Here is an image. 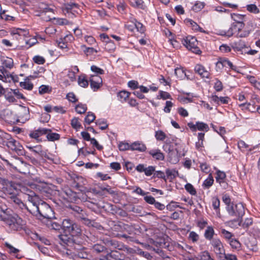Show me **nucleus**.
I'll return each mask as SVG.
<instances>
[{
  "instance_id": "obj_41",
  "label": "nucleus",
  "mask_w": 260,
  "mask_h": 260,
  "mask_svg": "<svg viewBox=\"0 0 260 260\" xmlns=\"http://www.w3.org/2000/svg\"><path fill=\"white\" fill-rule=\"evenodd\" d=\"M204 6H205L204 3L201 2H197L193 6V7L192 8V10L196 12H199L202 9L204 8Z\"/></svg>"
},
{
  "instance_id": "obj_1",
  "label": "nucleus",
  "mask_w": 260,
  "mask_h": 260,
  "mask_svg": "<svg viewBox=\"0 0 260 260\" xmlns=\"http://www.w3.org/2000/svg\"><path fill=\"white\" fill-rule=\"evenodd\" d=\"M22 191L27 196V203L24 204L21 201V204L23 206H21L20 204H19L16 208L20 209L23 211L27 210L32 215L38 216L39 213L38 211H39L40 203H37L39 199L38 196L29 189H25V188H23Z\"/></svg>"
},
{
  "instance_id": "obj_27",
  "label": "nucleus",
  "mask_w": 260,
  "mask_h": 260,
  "mask_svg": "<svg viewBox=\"0 0 260 260\" xmlns=\"http://www.w3.org/2000/svg\"><path fill=\"white\" fill-rule=\"evenodd\" d=\"M47 134V138L48 141H54L55 140H58L60 138V135L55 133H52L51 131H48Z\"/></svg>"
},
{
  "instance_id": "obj_15",
  "label": "nucleus",
  "mask_w": 260,
  "mask_h": 260,
  "mask_svg": "<svg viewBox=\"0 0 260 260\" xmlns=\"http://www.w3.org/2000/svg\"><path fill=\"white\" fill-rule=\"evenodd\" d=\"M59 242L61 245L64 246H72L73 244L72 236L67 235H59L58 236Z\"/></svg>"
},
{
  "instance_id": "obj_51",
  "label": "nucleus",
  "mask_w": 260,
  "mask_h": 260,
  "mask_svg": "<svg viewBox=\"0 0 260 260\" xmlns=\"http://www.w3.org/2000/svg\"><path fill=\"white\" fill-rule=\"evenodd\" d=\"M155 136L156 139L159 141H163L166 138V134L161 131L156 132Z\"/></svg>"
},
{
  "instance_id": "obj_58",
  "label": "nucleus",
  "mask_w": 260,
  "mask_h": 260,
  "mask_svg": "<svg viewBox=\"0 0 260 260\" xmlns=\"http://www.w3.org/2000/svg\"><path fill=\"white\" fill-rule=\"evenodd\" d=\"M154 171L155 168L154 167L149 166L145 168L144 173L146 176H151Z\"/></svg>"
},
{
  "instance_id": "obj_32",
  "label": "nucleus",
  "mask_w": 260,
  "mask_h": 260,
  "mask_svg": "<svg viewBox=\"0 0 260 260\" xmlns=\"http://www.w3.org/2000/svg\"><path fill=\"white\" fill-rule=\"evenodd\" d=\"M130 93L126 91H120L118 94V97L119 100L122 102H125L129 97Z\"/></svg>"
},
{
  "instance_id": "obj_42",
  "label": "nucleus",
  "mask_w": 260,
  "mask_h": 260,
  "mask_svg": "<svg viewBox=\"0 0 260 260\" xmlns=\"http://www.w3.org/2000/svg\"><path fill=\"white\" fill-rule=\"evenodd\" d=\"M79 118L77 117H74L71 120V125L75 129L76 131H78L81 127V125L79 121Z\"/></svg>"
},
{
  "instance_id": "obj_47",
  "label": "nucleus",
  "mask_w": 260,
  "mask_h": 260,
  "mask_svg": "<svg viewBox=\"0 0 260 260\" xmlns=\"http://www.w3.org/2000/svg\"><path fill=\"white\" fill-rule=\"evenodd\" d=\"M0 18L6 21H10L13 20V17L8 14H6V11L5 10L2 11L1 10L0 11Z\"/></svg>"
},
{
  "instance_id": "obj_38",
  "label": "nucleus",
  "mask_w": 260,
  "mask_h": 260,
  "mask_svg": "<svg viewBox=\"0 0 260 260\" xmlns=\"http://www.w3.org/2000/svg\"><path fill=\"white\" fill-rule=\"evenodd\" d=\"M132 22L134 23L135 27L138 31L141 33L144 32L145 28L144 26L141 23L138 22L136 19H134Z\"/></svg>"
},
{
  "instance_id": "obj_53",
  "label": "nucleus",
  "mask_w": 260,
  "mask_h": 260,
  "mask_svg": "<svg viewBox=\"0 0 260 260\" xmlns=\"http://www.w3.org/2000/svg\"><path fill=\"white\" fill-rule=\"evenodd\" d=\"M5 113L7 116L6 118V120L9 121V122H14L15 118H13V115L12 113V112L10 110H6Z\"/></svg>"
},
{
  "instance_id": "obj_34",
  "label": "nucleus",
  "mask_w": 260,
  "mask_h": 260,
  "mask_svg": "<svg viewBox=\"0 0 260 260\" xmlns=\"http://www.w3.org/2000/svg\"><path fill=\"white\" fill-rule=\"evenodd\" d=\"M186 22L188 23L192 27V29L195 31H203V29L200 26L191 19H187Z\"/></svg>"
},
{
  "instance_id": "obj_36",
  "label": "nucleus",
  "mask_w": 260,
  "mask_h": 260,
  "mask_svg": "<svg viewBox=\"0 0 260 260\" xmlns=\"http://www.w3.org/2000/svg\"><path fill=\"white\" fill-rule=\"evenodd\" d=\"M116 48V46L114 42L111 40H110L108 42H107L105 45V49L109 51V52H112Z\"/></svg>"
},
{
  "instance_id": "obj_39",
  "label": "nucleus",
  "mask_w": 260,
  "mask_h": 260,
  "mask_svg": "<svg viewBox=\"0 0 260 260\" xmlns=\"http://www.w3.org/2000/svg\"><path fill=\"white\" fill-rule=\"evenodd\" d=\"M76 111L79 114H83L87 110V106L85 104H79L75 108Z\"/></svg>"
},
{
  "instance_id": "obj_30",
  "label": "nucleus",
  "mask_w": 260,
  "mask_h": 260,
  "mask_svg": "<svg viewBox=\"0 0 260 260\" xmlns=\"http://www.w3.org/2000/svg\"><path fill=\"white\" fill-rule=\"evenodd\" d=\"M214 179L212 175L209 174L208 177L204 181L203 186L205 188H209L213 184Z\"/></svg>"
},
{
  "instance_id": "obj_50",
  "label": "nucleus",
  "mask_w": 260,
  "mask_h": 260,
  "mask_svg": "<svg viewBox=\"0 0 260 260\" xmlns=\"http://www.w3.org/2000/svg\"><path fill=\"white\" fill-rule=\"evenodd\" d=\"M48 225L49 228L54 230H59L62 226L59 223L52 221H50Z\"/></svg>"
},
{
  "instance_id": "obj_14",
  "label": "nucleus",
  "mask_w": 260,
  "mask_h": 260,
  "mask_svg": "<svg viewBox=\"0 0 260 260\" xmlns=\"http://www.w3.org/2000/svg\"><path fill=\"white\" fill-rule=\"evenodd\" d=\"M194 71L202 78H209L210 73L205 68L200 64H197L194 67Z\"/></svg>"
},
{
  "instance_id": "obj_48",
  "label": "nucleus",
  "mask_w": 260,
  "mask_h": 260,
  "mask_svg": "<svg viewBox=\"0 0 260 260\" xmlns=\"http://www.w3.org/2000/svg\"><path fill=\"white\" fill-rule=\"evenodd\" d=\"M118 147L120 151L131 150V145H129L127 143L120 142L119 144Z\"/></svg>"
},
{
  "instance_id": "obj_35",
  "label": "nucleus",
  "mask_w": 260,
  "mask_h": 260,
  "mask_svg": "<svg viewBox=\"0 0 260 260\" xmlns=\"http://www.w3.org/2000/svg\"><path fill=\"white\" fill-rule=\"evenodd\" d=\"M196 125L197 130L198 129L199 131H205L206 132H207L209 129L208 124L203 122H197Z\"/></svg>"
},
{
  "instance_id": "obj_57",
  "label": "nucleus",
  "mask_w": 260,
  "mask_h": 260,
  "mask_svg": "<svg viewBox=\"0 0 260 260\" xmlns=\"http://www.w3.org/2000/svg\"><path fill=\"white\" fill-rule=\"evenodd\" d=\"M250 31H251V30L243 28L242 29V30L240 32V33H238L237 34V37H239V38L246 37L249 35Z\"/></svg>"
},
{
  "instance_id": "obj_63",
  "label": "nucleus",
  "mask_w": 260,
  "mask_h": 260,
  "mask_svg": "<svg viewBox=\"0 0 260 260\" xmlns=\"http://www.w3.org/2000/svg\"><path fill=\"white\" fill-rule=\"evenodd\" d=\"M12 91L14 93V96H15L17 99H24L25 98L23 94L20 91L19 89H12Z\"/></svg>"
},
{
  "instance_id": "obj_7",
  "label": "nucleus",
  "mask_w": 260,
  "mask_h": 260,
  "mask_svg": "<svg viewBox=\"0 0 260 260\" xmlns=\"http://www.w3.org/2000/svg\"><path fill=\"white\" fill-rule=\"evenodd\" d=\"M11 166L13 169L23 174H25L28 172L29 167L26 162L20 159H16L13 163L11 164Z\"/></svg>"
},
{
  "instance_id": "obj_2",
  "label": "nucleus",
  "mask_w": 260,
  "mask_h": 260,
  "mask_svg": "<svg viewBox=\"0 0 260 260\" xmlns=\"http://www.w3.org/2000/svg\"><path fill=\"white\" fill-rule=\"evenodd\" d=\"M0 218L11 231H19L22 229L24 224L22 219L16 214L8 215L2 212L0 213Z\"/></svg>"
},
{
  "instance_id": "obj_4",
  "label": "nucleus",
  "mask_w": 260,
  "mask_h": 260,
  "mask_svg": "<svg viewBox=\"0 0 260 260\" xmlns=\"http://www.w3.org/2000/svg\"><path fill=\"white\" fill-rule=\"evenodd\" d=\"M183 45L189 50L196 54H200L201 51L198 47V41L193 37L188 36L184 38L182 41Z\"/></svg>"
},
{
  "instance_id": "obj_49",
  "label": "nucleus",
  "mask_w": 260,
  "mask_h": 260,
  "mask_svg": "<svg viewBox=\"0 0 260 260\" xmlns=\"http://www.w3.org/2000/svg\"><path fill=\"white\" fill-rule=\"evenodd\" d=\"M185 189L189 192L191 195L196 194V190L194 187L190 183H187L185 186Z\"/></svg>"
},
{
  "instance_id": "obj_28",
  "label": "nucleus",
  "mask_w": 260,
  "mask_h": 260,
  "mask_svg": "<svg viewBox=\"0 0 260 260\" xmlns=\"http://www.w3.org/2000/svg\"><path fill=\"white\" fill-rule=\"evenodd\" d=\"M232 19L235 21V23H243V21L245 16L239 14H233L231 15Z\"/></svg>"
},
{
  "instance_id": "obj_11",
  "label": "nucleus",
  "mask_w": 260,
  "mask_h": 260,
  "mask_svg": "<svg viewBox=\"0 0 260 260\" xmlns=\"http://www.w3.org/2000/svg\"><path fill=\"white\" fill-rule=\"evenodd\" d=\"M211 244L216 254L220 256L224 254V249L222 242L218 238H214L211 241Z\"/></svg>"
},
{
  "instance_id": "obj_13",
  "label": "nucleus",
  "mask_w": 260,
  "mask_h": 260,
  "mask_svg": "<svg viewBox=\"0 0 260 260\" xmlns=\"http://www.w3.org/2000/svg\"><path fill=\"white\" fill-rule=\"evenodd\" d=\"M50 131V129L45 128H39L37 130L31 132L29 136L31 138L35 139L38 142L40 141L39 137L43 135H45Z\"/></svg>"
},
{
  "instance_id": "obj_33",
  "label": "nucleus",
  "mask_w": 260,
  "mask_h": 260,
  "mask_svg": "<svg viewBox=\"0 0 260 260\" xmlns=\"http://www.w3.org/2000/svg\"><path fill=\"white\" fill-rule=\"evenodd\" d=\"M28 34V32L27 30L20 28L17 29L14 32V36L17 39H18L17 37H25Z\"/></svg>"
},
{
  "instance_id": "obj_37",
  "label": "nucleus",
  "mask_w": 260,
  "mask_h": 260,
  "mask_svg": "<svg viewBox=\"0 0 260 260\" xmlns=\"http://www.w3.org/2000/svg\"><path fill=\"white\" fill-rule=\"evenodd\" d=\"M246 9L248 11L254 14H258L259 12V9L254 4H249L246 6Z\"/></svg>"
},
{
  "instance_id": "obj_40",
  "label": "nucleus",
  "mask_w": 260,
  "mask_h": 260,
  "mask_svg": "<svg viewBox=\"0 0 260 260\" xmlns=\"http://www.w3.org/2000/svg\"><path fill=\"white\" fill-rule=\"evenodd\" d=\"M222 64H223L224 67L230 68V69L234 71L236 70V67L235 66H234L233 63L228 59L225 58H222Z\"/></svg>"
},
{
  "instance_id": "obj_3",
  "label": "nucleus",
  "mask_w": 260,
  "mask_h": 260,
  "mask_svg": "<svg viewBox=\"0 0 260 260\" xmlns=\"http://www.w3.org/2000/svg\"><path fill=\"white\" fill-rule=\"evenodd\" d=\"M226 210L229 214L231 216H236L239 217L237 220H233L232 222H238V225L240 226L241 220L240 218L242 217L245 213L244 207L242 204L238 203L232 206H229L226 208Z\"/></svg>"
},
{
  "instance_id": "obj_21",
  "label": "nucleus",
  "mask_w": 260,
  "mask_h": 260,
  "mask_svg": "<svg viewBox=\"0 0 260 260\" xmlns=\"http://www.w3.org/2000/svg\"><path fill=\"white\" fill-rule=\"evenodd\" d=\"M214 235V231L212 226H209L207 228L204 233L205 238L211 241L213 238Z\"/></svg>"
},
{
  "instance_id": "obj_54",
  "label": "nucleus",
  "mask_w": 260,
  "mask_h": 260,
  "mask_svg": "<svg viewBox=\"0 0 260 260\" xmlns=\"http://www.w3.org/2000/svg\"><path fill=\"white\" fill-rule=\"evenodd\" d=\"M33 60L34 62L39 64H43L44 63L45 60L44 57L41 56L37 55L34 57Z\"/></svg>"
},
{
  "instance_id": "obj_61",
  "label": "nucleus",
  "mask_w": 260,
  "mask_h": 260,
  "mask_svg": "<svg viewBox=\"0 0 260 260\" xmlns=\"http://www.w3.org/2000/svg\"><path fill=\"white\" fill-rule=\"evenodd\" d=\"M56 43L58 47L61 49L67 48V42L64 41V39H60L59 40L56 41Z\"/></svg>"
},
{
  "instance_id": "obj_64",
  "label": "nucleus",
  "mask_w": 260,
  "mask_h": 260,
  "mask_svg": "<svg viewBox=\"0 0 260 260\" xmlns=\"http://www.w3.org/2000/svg\"><path fill=\"white\" fill-rule=\"evenodd\" d=\"M221 233L226 239H228L230 241L232 239L231 238L233 236L231 233L224 229L221 230Z\"/></svg>"
},
{
  "instance_id": "obj_6",
  "label": "nucleus",
  "mask_w": 260,
  "mask_h": 260,
  "mask_svg": "<svg viewBox=\"0 0 260 260\" xmlns=\"http://www.w3.org/2000/svg\"><path fill=\"white\" fill-rule=\"evenodd\" d=\"M244 23H233L231 27L226 31H222L220 34L222 36H225L230 37L233 35L237 37V34L240 33L242 29L244 28Z\"/></svg>"
},
{
  "instance_id": "obj_59",
  "label": "nucleus",
  "mask_w": 260,
  "mask_h": 260,
  "mask_svg": "<svg viewBox=\"0 0 260 260\" xmlns=\"http://www.w3.org/2000/svg\"><path fill=\"white\" fill-rule=\"evenodd\" d=\"M212 206L214 209H218L220 205V201L217 197L213 198L212 200Z\"/></svg>"
},
{
  "instance_id": "obj_23",
  "label": "nucleus",
  "mask_w": 260,
  "mask_h": 260,
  "mask_svg": "<svg viewBox=\"0 0 260 260\" xmlns=\"http://www.w3.org/2000/svg\"><path fill=\"white\" fill-rule=\"evenodd\" d=\"M73 221L69 219H65L62 222V228L63 230L68 233L71 226L74 223Z\"/></svg>"
},
{
  "instance_id": "obj_43",
  "label": "nucleus",
  "mask_w": 260,
  "mask_h": 260,
  "mask_svg": "<svg viewBox=\"0 0 260 260\" xmlns=\"http://www.w3.org/2000/svg\"><path fill=\"white\" fill-rule=\"evenodd\" d=\"M95 118V116L94 114L91 112H88L87 113V116L85 118L84 121L85 123L89 124L94 120Z\"/></svg>"
},
{
  "instance_id": "obj_24",
  "label": "nucleus",
  "mask_w": 260,
  "mask_h": 260,
  "mask_svg": "<svg viewBox=\"0 0 260 260\" xmlns=\"http://www.w3.org/2000/svg\"><path fill=\"white\" fill-rule=\"evenodd\" d=\"M20 86L23 88L28 90H31L33 88L32 83L28 79H25L23 82H21Z\"/></svg>"
},
{
  "instance_id": "obj_46",
  "label": "nucleus",
  "mask_w": 260,
  "mask_h": 260,
  "mask_svg": "<svg viewBox=\"0 0 260 260\" xmlns=\"http://www.w3.org/2000/svg\"><path fill=\"white\" fill-rule=\"evenodd\" d=\"M230 244L233 248L239 249L241 247V243L236 239H232L230 241Z\"/></svg>"
},
{
  "instance_id": "obj_10",
  "label": "nucleus",
  "mask_w": 260,
  "mask_h": 260,
  "mask_svg": "<svg viewBox=\"0 0 260 260\" xmlns=\"http://www.w3.org/2000/svg\"><path fill=\"white\" fill-rule=\"evenodd\" d=\"M1 61L2 66L0 67L1 68L0 69V71L4 75H5L7 74V71L5 68L11 69L14 66L13 60L10 57L2 56L1 57Z\"/></svg>"
},
{
  "instance_id": "obj_22",
  "label": "nucleus",
  "mask_w": 260,
  "mask_h": 260,
  "mask_svg": "<svg viewBox=\"0 0 260 260\" xmlns=\"http://www.w3.org/2000/svg\"><path fill=\"white\" fill-rule=\"evenodd\" d=\"M232 47L235 51H240L243 48L246 47V45L244 42L240 40L238 42L234 43L232 45Z\"/></svg>"
},
{
  "instance_id": "obj_5",
  "label": "nucleus",
  "mask_w": 260,
  "mask_h": 260,
  "mask_svg": "<svg viewBox=\"0 0 260 260\" xmlns=\"http://www.w3.org/2000/svg\"><path fill=\"white\" fill-rule=\"evenodd\" d=\"M38 217H43L48 219H52L54 217V213L51 207L47 203L43 202L40 204V208Z\"/></svg>"
},
{
  "instance_id": "obj_8",
  "label": "nucleus",
  "mask_w": 260,
  "mask_h": 260,
  "mask_svg": "<svg viewBox=\"0 0 260 260\" xmlns=\"http://www.w3.org/2000/svg\"><path fill=\"white\" fill-rule=\"evenodd\" d=\"M1 144L6 145L12 150L16 152L20 151L22 149V146L20 144V143L13 139H10L7 140H3L2 139Z\"/></svg>"
},
{
  "instance_id": "obj_19",
  "label": "nucleus",
  "mask_w": 260,
  "mask_h": 260,
  "mask_svg": "<svg viewBox=\"0 0 260 260\" xmlns=\"http://www.w3.org/2000/svg\"><path fill=\"white\" fill-rule=\"evenodd\" d=\"M128 1L131 6L134 7L139 8L143 10L147 7L143 0H128Z\"/></svg>"
},
{
  "instance_id": "obj_9",
  "label": "nucleus",
  "mask_w": 260,
  "mask_h": 260,
  "mask_svg": "<svg viewBox=\"0 0 260 260\" xmlns=\"http://www.w3.org/2000/svg\"><path fill=\"white\" fill-rule=\"evenodd\" d=\"M17 121L24 122L29 118V112L28 108L24 106H20L17 112Z\"/></svg>"
},
{
  "instance_id": "obj_56",
  "label": "nucleus",
  "mask_w": 260,
  "mask_h": 260,
  "mask_svg": "<svg viewBox=\"0 0 260 260\" xmlns=\"http://www.w3.org/2000/svg\"><path fill=\"white\" fill-rule=\"evenodd\" d=\"M199 238V235L194 232H191L189 235V239L193 242H197Z\"/></svg>"
},
{
  "instance_id": "obj_17",
  "label": "nucleus",
  "mask_w": 260,
  "mask_h": 260,
  "mask_svg": "<svg viewBox=\"0 0 260 260\" xmlns=\"http://www.w3.org/2000/svg\"><path fill=\"white\" fill-rule=\"evenodd\" d=\"M146 149V146L141 142H135L131 144L132 150H137L141 152H143L145 151Z\"/></svg>"
},
{
  "instance_id": "obj_60",
  "label": "nucleus",
  "mask_w": 260,
  "mask_h": 260,
  "mask_svg": "<svg viewBox=\"0 0 260 260\" xmlns=\"http://www.w3.org/2000/svg\"><path fill=\"white\" fill-rule=\"evenodd\" d=\"M214 88L217 91H221L223 89V85L221 82L217 79L214 84Z\"/></svg>"
},
{
  "instance_id": "obj_20",
  "label": "nucleus",
  "mask_w": 260,
  "mask_h": 260,
  "mask_svg": "<svg viewBox=\"0 0 260 260\" xmlns=\"http://www.w3.org/2000/svg\"><path fill=\"white\" fill-rule=\"evenodd\" d=\"M26 147L30 151L36 154H38L40 156H43L44 154V152L42 149L41 145H37L35 146L27 145Z\"/></svg>"
},
{
  "instance_id": "obj_44",
  "label": "nucleus",
  "mask_w": 260,
  "mask_h": 260,
  "mask_svg": "<svg viewBox=\"0 0 260 260\" xmlns=\"http://www.w3.org/2000/svg\"><path fill=\"white\" fill-rule=\"evenodd\" d=\"M150 153L153 157L157 159L163 160L164 158V154L159 150H157L156 151H151Z\"/></svg>"
},
{
  "instance_id": "obj_45",
  "label": "nucleus",
  "mask_w": 260,
  "mask_h": 260,
  "mask_svg": "<svg viewBox=\"0 0 260 260\" xmlns=\"http://www.w3.org/2000/svg\"><path fill=\"white\" fill-rule=\"evenodd\" d=\"M95 123L102 130L106 129L108 127V124L104 119H98Z\"/></svg>"
},
{
  "instance_id": "obj_29",
  "label": "nucleus",
  "mask_w": 260,
  "mask_h": 260,
  "mask_svg": "<svg viewBox=\"0 0 260 260\" xmlns=\"http://www.w3.org/2000/svg\"><path fill=\"white\" fill-rule=\"evenodd\" d=\"M78 84L82 87H87L88 85V81L85 75L79 76L78 80Z\"/></svg>"
},
{
  "instance_id": "obj_31",
  "label": "nucleus",
  "mask_w": 260,
  "mask_h": 260,
  "mask_svg": "<svg viewBox=\"0 0 260 260\" xmlns=\"http://www.w3.org/2000/svg\"><path fill=\"white\" fill-rule=\"evenodd\" d=\"M166 173L167 176V178L171 180L174 179L178 175V172L174 169H167Z\"/></svg>"
},
{
  "instance_id": "obj_16",
  "label": "nucleus",
  "mask_w": 260,
  "mask_h": 260,
  "mask_svg": "<svg viewBox=\"0 0 260 260\" xmlns=\"http://www.w3.org/2000/svg\"><path fill=\"white\" fill-rule=\"evenodd\" d=\"M82 231L80 226L74 223L68 233H69L71 236H78L81 234Z\"/></svg>"
},
{
  "instance_id": "obj_25",
  "label": "nucleus",
  "mask_w": 260,
  "mask_h": 260,
  "mask_svg": "<svg viewBox=\"0 0 260 260\" xmlns=\"http://www.w3.org/2000/svg\"><path fill=\"white\" fill-rule=\"evenodd\" d=\"M216 176L215 177L216 181L220 184L224 183V179L226 177V175L224 172L218 170L216 172Z\"/></svg>"
},
{
  "instance_id": "obj_55",
  "label": "nucleus",
  "mask_w": 260,
  "mask_h": 260,
  "mask_svg": "<svg viewBox=\"0 0 260 260\" xmlns=\"http://www.w3.org/2000/svg\"><path fill=\"white\" fill-rule=\"evenodd\" d=\"M90 69L93 72L98 75H102L104 74V71L103 69L96 67V66H92Z\"/></svg>"
},
{
  "instance_id": "obj_62",
  "label": "nucleus",
  "mask_w": 260,
  "mask_h": 260,
  "mask_svg": "<svg viewBox=\"0 0 260 260\" xmlns=\"http://www.w3.org/2000/svg\"><path fill=\"white\" fill-rule=\"evenodd\" d=\"M173 104L171 101H167L166 102V106L164 109V111L165 112L169 113L171 111V108L173 107Z\"/></svg>"
},
{
  "instance_id": "obj_12",
  "label": "nucleus",
  "mask_w": 260,
  "mask_h": 260,
  "mask_svg": "<svg viewBox=\"0 0 260 260\" xmlns=\"http://www.w3.org/2000/svg\"><path fill=\"white\" fill-rule=\"evenodd\" d=\"M90 87L95 91L99 89L102 84V78L99 75H91L90 77Z\"/></svg>"
},
{
  "instance_id": "obj_26",
  "label": "nucleus",
  "mask_w": 260,
  "mask_h": 260,
  "mask_svg": "<svg viewBox=\"0 0 260 260\" xmlns=\"http://www.w3.org/2000/svg\"><path fill=\"white\" fill-rule=\"evenodd\" d=\"M6 100L9 103H14L16 102V100L14 97V93L12 89H10L5 95Z\"/></svg>"
},
{
  "instance_id": "obj_18",
  "label": "nucleus",
  "mask_w": 260,
  "mask_h": 260,
  "mask_svg": "<svg viewBox=\"0 0 260 260\" xmlns=\"http://www.w3.org/2000/svg\"><path fill=\"white\" fill-rule=\"evenodd\" d=\"M63 9L66 10L68 12L74 8H77L78 7L77 4L70 0H68L65 3H63Z\"/></svg>"
},
{
  "instance_id": "obj_52",
  "label": "nucleus",
  "mask_w": 260,
  "mask_h": 260,
  "mask_svg": "<svg viewBox=\"0 0 260 260\" xmlns=\"http://www.w3.org/2000/svg\"><path fill=\"white\" fill-rule=\"evenodd\" d=\"M222 199L223 202L226 205V208L229 206H232L233 205V204L231 203V199L229 195L226 194H223Z\"/></svg>"
}]
</instances>
